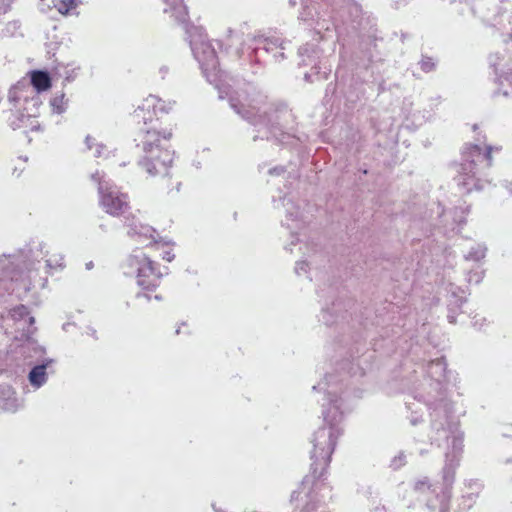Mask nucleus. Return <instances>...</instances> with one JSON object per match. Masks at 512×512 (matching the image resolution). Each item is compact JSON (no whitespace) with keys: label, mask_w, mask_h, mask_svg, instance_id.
<instances>
[{"label":"nucleus","mask_w":512,"mask_h":512,"mask_svg":"<svg viewBox=\"0 0 512 512\" xmlns=\"http://www.w3.org/2000/svg\"><path fill=\"white\" fill-rule=\"evenodd\" d=\"M20 159H22L24 162H26L28 160V157H20Z\"/></svg>","instance_id":"nucleus-60"},{"label":"nucleus","mask_w":512,"mask_h":512,"mask_svg":"<svg viewBox=\"0 0 512 512\" xmlns=\"http://www.w3.org/2000/svg\"><path fill=\"white\" fill-rule=\"evenodd\" d=\"M285 172V168L283 166H276L269 170L270 175H281Z\"/></svg>","instance_id":"nucleus-46"},{"label":"nucleus","mask_w":512,"mask_h":512,"mask_svg":"<svg viewBox=\"0 0 512 512\" xmlns=\"http://www.w3.org/2000/svg\"><path fill=\"white\" fill-rule=\"evenodd\" d=\"M482 278H483L482 272H470L468 274V282L469 283L474 282V283L478 284L481 282Z\"/></svg>","instance_id":"nucleus-43"},{"label":"nucleus","mask_w":512,"mask_h":512,"mask_svg":"<svg viewBox=\"0 0 512 512\" xmlns=\"http://www.w3.org/2000/svg\"><path fill=\"white\" fill-rule=\"evenodd\" d=\"M343 380L337 379V376L327 374L323 381L314 385V391H323L326 403L322 404L323 420L327 426L320 427L313 433L311 443L313 449L310 452L311 474L313 479L321 480L329 466L331 456L335 450L337 440L342 434L340 424L343 420L345 411L342 408L343 399L338 396L344 394L348 397L347 386L343 389Z\"/></svg>","instance_id":"nucleus-2"},{"label":"nucleus","mask_w":512,"mask_h":512,"mask_svg":"<svg viewBox=\"0 0 512 512\" xmlns=\"http://www.w3.org/2000/svg\"><path fill=\"white\" fill-rule=\"evenodd\" d=\"M78 70H79V68L68 69L67 67H65V73H64L65 81L72 82L76 78Z\"/></svg>","instance_id":"nucleus-40"},{"label":"nucleus","mask_w":512,"mask_h":512,"mask_svg":"<svg viewBox=\"0 0 512 512\" xmlns=\"http://www.w3.org/2000/svg\"><path fill=\"white\" fill-rule=\"evenodd\" d=\"M168 72H169V68H168V66L163 65V66H161V67L159 68V74H160V76H161V78H162V79H164V78L166 77V75L168 74Z\"/></svg>","instance_id":"nucleus-48"},{"label":"nucleus","mask_w":512,"mask_h":512,"mask_svg":"<svg viewBox=\"0 0 512 512\" xmlns=\"http://www.w3.org/2000/svg\"><path fill=\"white\" fill-rule=\"evenodd\" d=\"M406 464V455L403 452H400L396 455L390 462V467L393 470H398Z\"/></svg>","instance_id":"nucleus-38"},{"label":"nucleus","mask_w":512,"mask_h":512,"mask_svg":"<svg viewBox=\"0 0 512 512\" xmlns=\"http://www.w3.org/2000/svg\"><path fill=\"white\" fill-rule=\"evenodd\" d=\"M406 406L411 411L410 415L408 416L410 424L413 426L417 425L419 422L422 421V415L418 408L416 407V403L406 402Z\"/></svg>","instance_id":"nucleus-29"},{"label":"nucleus","mask_w":512,"mask_h":512,"mask_svg":"<svg viewBox=\"0 0 512 512\" xmlns=\"http://www.w3.org/2000/svg\"><path fill=\"white\" fill-rule=\"evenodd\" d=\"M289 2H290V4H291L292 6H294V5L296 4V2H295L294 0H290Z\"/></svg>","instance_id":"nucleus-61"},{"label":"nucleus","mask_w":512,"mask_h":512,"mask_svg":"<svg viewBox=\"0 0 512 512\" xmlns=\"http://www.w3.org/2000/svg\"><path fill=\"white\" fill-rule=\"evenodd\" d=\"M166 106L165 102L155 95H149L145 98L140 105L134 110L133 118L138 122H142V127L152 126L153 124H159L157 113H167L171 109Z\"/></svg>","instance_id":"nucleus-15"},{"label":"nucleus","mask_w":512,"mask_h":512,"mask_svg":"<svg viewBox=\"0 0 512 512\" xmlns=\"http://www.w3.org/2000/svg\"><path fill=\"white\" fill-rule=\"evenodd\" d=\"M448 292V309L453 311L461 309L462 305L466 302L465 291L452 283L447 286Z\"/></svg>","instance_id":"nucleus-20"},{"label":"nucleus","mask_w":512,"mask_h":512,"mask_svg":"<svg viewBox=\"0 0 512 512\" xmlns=\"http://www.w3.org/2000/svg\"><path fill=\"white\" fill-rule=\"evenodd\" d=\"M30 87L35 92H43L51 87V77L47 71L34 70L30 72V80L28 81Z\"/></svg>","instance_id":"nucleus-19"},{"label":"nucleus","mask_w":512,"mask_h":512,"mask_svg":"<svg viewBox=\"0 0 512 512\" xmlns=\"http://www.w3.org/2000/svg\"><path fill=\"white\" fill-rule=\"evenodd\" d=\"M154 298L158 301L162 300V296L161 295H155Z\"/></svg>","instance_id":"nucleus-57"},{"label":"nucleus","mask_w":512,"mask_h":512,"mask_svg":"<svg viewBox=\"0 0 512 512\" xmlns=\"http://www.w3.org/2000/svg\"><path fill=\"white\" fill-rule=\"evenodd\" d=\"M461 309H455L453 311H450V309H448V315H447V319L449 321V323H456V315L457 313L460 311Z\"/></svg>","instance_id":"nucleus-45"},{"label":"nucleus","mask_w":512,"mask_h":512,"mask_svg":"<svg viewBox=\"0 0 512 512\" xmlns=\"http://www.w3.org/2000/svg\"><path fill=\"white\" fill-rule=\"evenodd\" d=\"M309 264L306 261H298L295 266V273L301 275L308 272Z\"/></svg>","instance_id":"nucleus-41"},{"label":"nucleus","mask_w":512,"mask_h":512,"mask_svg":"<svg viewBox=\"0 0 512 512\" xmlns=\"http://www.w3.org/2000/svg\"><path fill=\"white\" fill-rule=\"evenodd\" d=\"M291 234H292V238H293V240H292V242H291V245H295V244H296V242H298V238L294 235V233H293V232H291Z\"/></svg>","instance_id":"nucleus-53"},{"label":"nucleus","mask_w":512,"mask_h":512,"mask_svg":"<svg viewBox=\"0 0 512 512\" xmlns=\"http://www.w3.org/2000/svg\"><path fill=\"white\" fill-rule=\"evenodd\" d=\"M19 87L20 86H16V84L14 86H12L9 90V93H8V100L10 103H13L14 105L20 103V96H19Z\"/></svg>","instance_id":"nucleus-39"},{"label":"nucleus","mask_w":512,"mask_h":512,"mask_svg":"<svg viewBox=\"0 0 512 512\" xmlns=\"http://www.w3.org/2000/svg\"><path fill=\"white\" fill-rule=\"evenodd\" d=\"M346 365H349V370H348V373L351 375V376H356V375H359L360 377H362L365 372H364V369L361 367L360 365V362H354V359L351 361V362H345L341 365V368L344 369Z\"/></svg>","instance_id":"nucleus-32"},{"label":"nucleus","mask_w":512,"mask_h":512,"mask_svg":"<svg viewBox=\"0 0 512 512\" xmlns=\"http://www.w3.org/2000/svg\"><path fill=\"white\" fill-rule=\"evenodd\" d=\"M459 13H460V14H464V13H465V9H464V7H462V8L459 10Z\"/></svg>","instance_id":"nucleus-58"},{"label":"nucleus","mask_w":512,"mask_h":512,"mask_svg":"<svg viewBox=\"0 0 512 512\" xmlns=\"http://www.w3.org/2000/svg\"><path fill=\"white\" fill-rule=\"evenodd\" d=\"M438 64V60L433 57H429L426 55H422L421 59L418 62L420 69L424 73H430L436 70Z\"/></svg>","instance_id":"nucleus-26"},{"label":"nucleus","mask_w":512,"mask_h":512,"mask_svg":"<svg viewBox=\"0 0 512 512\" xmlns=\"http://www.w3.org/2000/svg\"><path fill=\"white\" fill-rule=\"evenodd\" d=\"M338 28L337 20L335 18H318L316 20L314 30L316 34L319 35V38L321 40H324L326 38L327 33H331L333 31H336Z\"/></svg>","instance_id":"nucleus-22"},{"label":"nucleus","mask_w":512,"mask_h":512,"mask_svg":"<svg viewBox=\"0 0 512 512\" xmlns=\"http://www.w3.org/2000/svg\"><path fill=\"white\" fill-rule=\"evenodd\" d=\"M338 316L334 315L330 308L323 307L321 311L320 320L327 326H331L337 322Z\"/></svg>","instance_id":"nucleus-31"},{"label":"nucleus","mask_w":512,"mask_h":512,"mask_svg":"<svg viewBox=\"0 0 512 512\" xmlns=\"http://www.w3.org/2000/svg\"><path fill=\"white\" fill-rule=\"evenodd\" d=\"M171 136V131H161L159 124L139 128L134 141L136 146L141 148L143 156L139 159L138 164L150 176L168 175L174 152L164 148L161 142L169 140Z\"/></svg>","instance_id":"nucleus-6"},{"label":"nucleus","mask_w":512,"mask_h":512,"mask_svg":"<svg viewBox=\"0 0 512 512\" xmlns=\"http://www.w3.org/2000/svg\"><path fill=\"white\" fill-rule=\"evenodd\" d=\"M486 247L482 244L473 246L470 251L464 255L465 260L478 262L486 255Z\"/></svg>","instance_id":"nucleus-25"},{"label":"nucleus","mask_w":512,"mask_h":512,"mask_svg":"<svg viewBox=\"0 0 512 512\" xmlns=\"http://www.w3.org/2000/svg\"><path fill=\"white\" fill-rule=\"evenodd\" d=\"M309 483L308 477H305L301 487L292 492L291 501L299 500L300 495L304 494L307 500L302 508V512H330L325 508L324 495L319 493L323 486L321 480L314 479L311 488H309Z\"/></svg>","instance_id":"nucleus-14"},{"label":"nucleus","mask_w":512,"mask_h":512,"mask_svg":"<svg viewBox=\"0 0 512 512\" xmlns=\"http://www.w3.org/2000/svg\"><path fill=\"white\" fill-rule=\"evenodd\" d=\"M286 41L278 37L247 35L238 50L239 58L253 64H266L270 60L275 63L285 58Z\"/></svg>","instance_id":"nucleus-8"},{"label":"nucleus","mask_w":512,"mask_h":512,"mask_svg":"<svg viewBox=\"0 0 512 512\" xmlns=\"http://www.w3.org/2000/svg\"><path fill=\"white\" fill-rule=\"evenodd\" d=\"M42 104V101L39 96V92L33 91L31 94V98L28 103H25L23 110L28 114V116H36L39 106Z\"/></svg>","instance_id":"nucleus-24"},{"label":"nucleus","mask_w":512,"mask_h":512,"mask_svg":"<svg viewBox=\"0 0 512 512\" xmlns=\"http://www.w3.org/2000/svg\"><path fill=\"white\" fill-rule=\"evenodd\" d=\"M468 212H469L468 207L459 206V207H455L448 213H444L443 216L445 219L448 217H450L452 219V223L448 227V230L455 231L456 229L461 228L466 222V215L468 214Z\"/></svg>","instance_id":"nucleus-21"},{"label":"nucleus","mask_w":512,"mask_h":512,"mask_svg":"<svg viewBox=\"0 0 512 512\" xmlns=\"http://www.w3.org/2000/svg\"><path fill=\"white\" fill-rule=\"evenodd\" d=\"M30 116H28V114L26 113H18L17 115H15L13 118L10 119L9 121V126L13 129V130H17L19 128H21L23 126V123L27 120H29Z\"/></svg>","instance_id":"nucleus-34"},{"label":"nucleus","mask_w":512,"mask_h":512,"mask_svg":"<svg viewBox=\"0 0 512 512\" xmlns=\"http://www.w3.org/2000/svg\"><path fill=\"white\" fill-rule=\"evenodd\" d=\"M21 27V23L18 20L10 21L7 23L6 27L3 29L2 33L4 36L12 37L14 36Z\"/></svg>","instance_id":"nucleus-36"},{"label":"nucleus","mask_w":512,"mask_h":512,"mask_svg":"<svg viewBox=\"0 0 512 512\" xmlns=\"http://www.w3.org/2000/svg\"><path fill=\"white\" fill-rule=\"evenodd\" d=\"M476 497V493H469L467 495H463L459 503V508L463 511L469 510L475 503Z\"/></svg>","instance_id":"nucleus-35"},{"label":"nucleus","mask_w":512,"mask_h":512,"mask_svg":"<svg viewBox=\"0 0 512 512\" xmlns=\"http://www.w3.org/2000/svg\"><path fill=\"white\" fill-rule=\"evenodd\" d=\"M43 249L44 244L38 242L27 251L20 250L14 254L1 255L0 269L2 271V277L0 283L4 281V278H10L12 282L24 281V275L37 269L35 266L36 262L40 263L39 258L42 259L46 256Z\"/></svg>","instance_id":"nucleus-9"},{"label":"nucleus","mask_w":512,"mask_h":512,"mask_svg":"<svg viewBox=\"0 0 512 512\" xmlns=\"http://www.w3.org/2000/svg\"><path fill=\"white\" fill-rule=\"evenodd\" d=\"M19 408V404L16 402V400H9L5 406L4 409L10 412H16Z\"/></svg>","instance_id":"nucleus-44"},{"label":"nucleus","mask_w":512,"mask_h":512,"mask_svg":"<svg viewBox=\"0 0 512 512\" xmlns=\"http://www.w3.org/2000/svg\"><path fill=\"white\" fill-rule=\"evenodd\" d=\"M92 179L98 182L100 205L105 212L112 216L124 214L129 208L128 195L110 180L104 179L98 171L92 174Z\"/></svg>","instance_id":"nucleus-11"},{"label":"nucleus","mask_w":512,"mask_h":512,"mask_svg":"<svg viewBox=\"0 0 512 512\" xmlns=\"http://www.w3.org/2000/svg\"><path fill=\"white\" fill-rule=\"evenodd\" d=\"M298 55L301 59L299 65L311 66V72L304 74V79L308 82L313 81V77L319 80L326 79L330 70L326 67L322 58V50L315 43H306L298 49Z\"/></svg>","instance_id":"nucleus-12"},{"label":"nucleus","mask_w":512,"mask_h":512,"mask_svg":"<svg viewBox=\"0 0 512 512\" xmlns=\"http://www.w3.org/2000/svg\"><path fill=\"white\" fill-rule=\"evenodd\" d=\"M93 142H94V139L90 135H87L85 138V144H86V147L88 150L92 149Z\"/></svg>","instance_id":"nucleus-49"},{"label":"nucleus","mask_w":512,"mask_h":512,"mask_svg":"<svg viewBox=\"0 0 512 512\" xmlns=\"http://www.w3.org/2000/svg\"><path fill=\"white\" fill-rule=\"evenodd\" d=\"M374 512H385V511H384V508L377 507V508H375Z\"/></svg>","instance_id":"nucleus-56"},{"label":"nucleus","mask_w":512,"mask_h":512,"mask_svg":"<svg viewBox=\"0 0 512 512\" xmlns=\"http://www.w3.org/2000/svg\"><path fill=\"white\" fill-rule=\"evenodd\" d=\"M476 143L467 144L461 157V163L458 165V174L454 178L457 185L466 193L473 190H481L484 183L487 170L492 166L493 151H499L498 147L487 145L486 136L478 133L475 138Z\"/></svg>","instance_id":"nucleus-5"},{"label":"nucleus","mask_w":512,"mask_h":512,"mask_svg":"<svg viewBox=\"0 0 512 512\" xmlns=\"http://www.w3.org/2000/svg\"><path fill=\"white\" fill-rule=\"evenodd\" d=\"M93 266H94V264H93V262H92V261H90V262L86 263V269H88V270L92 269V268H93Z\"/></svg>","instance_id":"nucleus-54"},{"label":"nucleus","mask_w":512,"mask_h":512,"mask_svg":"<svg viewBox=\"0 0 512 512\" xmlns=\"http://www.w3.org/2000/svg\"><path fill=\"white\" fill-rule=\"evenodd\" d=\"M81 4V0H57L54 7L62 15H68L72 9L77 8Z\"/></svg>","instance_id":"nucleus-23"},{"label":"nucleus","mask_w":512,"mask_h":512,"mask_svg":"<svg viewBox=\"0 0 512 512\" xmlns=\"http://www.w3.org/2000/svg\"><path fill=\"white\" fill-rule=\"evenodd\" d=\"M28 351H33L34 354H29L26 357H36V360L39 362L30 370L28 379L33 387L40 388L47 381V368L54 363V359H41L46 350L44 347L38 345L35 341H28L23 346V353L26 354Z\"/></svg>","instance_id":"nucleus-13"},{"label":"nucleus","mask_w":512,"mask_h":512,"mask_svg":"<svg viewBox=\"0 0 512 512\" xmlns=\"http://www.w3.org/2000/svg\"><path fill=\"white\" fill-rule=\"evenodd\" d=\"M488 60L496 75H498L499 72H503L504 65L501 64V61L504 60V56L502 54H490Z\"/></svg>","instance_id":"nucleus-30"},{"label":"nucleus","mask_w":512,"mask_h":512,"mask_svg":"<svg viewBox=\"0 0 512 512\" xmlns=\"http://www.w3.org/2000/svg\"><path fill=\"white\" fill-rule=\"evenodd\" d=\"M503 95H504V96H508V92H507V91H504V92H503Z\"/></svg>","instance_id":"nucleus-64"},{"label":"nucleus","mask_w":512,"mask_h":512,"mask_svg":"<svg viewBox=\"0 0 512 512\" xmlns=\"http://www.w3.org/2000/svg\"><path fill=\"white\" fill-rule=\"evenodd\" d=\"M285 201L286 197L283 198V205L287 207L285 225H287V228L290 230L302 228L304 220L300 214L299 208L294 207L290 200H287V202Z\"/></svg>","instance_id":"nucleus-18"},{"label":"nucleus","mask_w":512,"mask_h":512,"mask_svg":"<svg viewBox=\"0 0 512 512\" xmlns=\"http://www.w3.org/2000/svg\"><path fill=\"white\" fill-rule=\"evenodd\" d=\"M24 167H21V168H18V167H15L14 170H13V175H16L17 177H19L22 172L24 171Z\"/></svg>","instance_id":"nucleus-51"},{"label":"nucleus","mask_w":512,"mask_h":512,"mask_svg":"<svg viewBox=\"0 0 512 512\" xmlns=\"http://www.w3.org/2000/svg\"><path fill=\"white\" fill-rule=\"evenodd\" d=\"M46 267L49 269L63 268L64 256L61 254L53 255L45 261Z\"/></svg>","instance_id":"nucleus-33"},{"label":"nucleus","mask_w":512,"mask_h":512,"mask_svg":"<svg viewBox=\"0 0 512 512\" xmlns=\"http://www.w3.org/2000/svg\"><path fill=\"white\" fill-rule=\"evenodd\" d=\"M478 129V126L476 124L473 125V130L476 131Z\"/></svg>","instance_id":"nucleus-62"},{"label":"nucleus","mask_w":512,"mask_h":512,"mask_svg":"<svg viewBox=\"0 0 512 512\" xmlns=\"http://www.w3.org/2000/svg\"><path fill=\"white\" fill-rule=\"evenodd\" d=\"M103 148H104V145L102 143L96 144V150L94 153V157H96V158L101 157Z\"/></svg>","instance_id":"nucleus-47"},{"label":"nucleus","mask_w":512,"mask_h":512,"mask_svg":"<svg viewBox=\"0 0 512 512\" xmlns=\"http://www.w3.org/2000/svg\"><path fill=\"white\" fill-rule=\"evenodd\" d=\"M124 225L128 228L127 235L135 241L143 242L148 239H153L154 243H158V241L154 239L155 229L141 223L134 216L125 217Z\"/></svg>","instance_id":"nucleus-16"},{"label":"nucleus","mask_w":512,"mask_h":512,"mask_svg":"<svg viewBox=\"0 0 512 512\" xmlns=\"http://www.w3.org/2000/svg\"><path fill=\"white\" fill-rule=\"evenodd\" d=\"M174 254L171 251H166L163 255V259L167 260L168 262H171L174 259Z\"/></svg>","instance_id":"nucleus-50"},{"label":"nucleus","mask_w":512,"mask_h":512,"mask_svg":"<svg viewBox=\"0 0 512 512\" xmlns=\"http://www.w3.org/2000/svg\"><path fill=\"white\" fill-rule=\"evenodd\" d=\"M13 2L14 0H0V15L10 11Z\"/></svg>","instance_id":"nucleus-42"},{"label":"nucleus","mask_w":512,"mask_h":512,"mask_svg":"<svg viewBox=\"0 0 512 512\" xmlns=\"http://www.w3.org/2000/svg\"><path fill=\"white\" fill-rule=\"evenodd\" d=\"M29 314H30L29 310L25 305H18L16 307H14L13 309H11V311H10V315H11L12 319L16 323H18L19 326L21 325V322L25 320V318H28L27 328H24V327L22 328L23 329L22 336L26 337L27 342L30 341L31 336L36 331V327L34 326L35 319H34V317L30 316Z\"/></svg>","instance_id":"nucleus-17"},{"label":"nucleus","mask_w":512,"mask_h":512,"mask_svg":"<svg viewBox=\"0 0 512 512\" xmlns=\"http://www.w3.org/2000/svg\"><path fill=\"white\" fill-rule=\"evenodd\" d=\"M126 265L130 269L127 273L136 274L137 284L144 290H155L162 278V273L157 269L156 263L142 251L135 250L126 259Z\"/></svg>","instance_id":"nucleus-10"},{"label":"nucleus","mask_w":512,"mask_h":512,"mask_svg":"<svg viewBox=\"0 0 512 512\" xmlns=\"http://www.w3.org/2000/svg\"><path fill=\"white\" fill-rule=\"evenodd\" d=\"M230 107L242 118L249 121L255 128L257 134L253 140L274 138L281 143L288 141L293 137L302 141L301 137L296 136L294 132L295 116L285 104H272L268 108L260 111L251 107L245 109L235 98L229 99Z\"/></svg>","instance_id":"nucleus-3"},{"label":"nucleus","mask_w":512,"mask_h":512,"mask_svg":"<svg viewBox=\"0 0 512 512\" xmlns=\"http://www.w3.org/2000/svg\"><path fill=\"white\" fill-rule=\"evenodd\" d=\"M336 305H337V304H336L335 302H333V303H332V308L334 309V308L336 307Z\"/></svg>","instance_id":"nucleus-63"},{"label":"nucleus","mask_w":512,"mask_h":512,"mask_svg":"<svg viewBox=\"0 0 512 512\" xmlns=\"http://www.w3.org/2000/svg\"><path fill=\"white\" fill-rule=\"evenodd\" d=\"M341 8L343 12L347 11L350 14H355L356 16H358L361 12V7L352 0H343V5Z\"/></svg>","instance_id":"nucleus-37"},{"label":"nucleus","mask_w":512,"mask_h":512,"mask_svg":"<svg viewBox=\"0 0 512 512\" xmlns=\"http://www.w3.org/2000/svg\"><path fill=\"white\" fill-rule=\"evenodd\" d=\"M136 297L137 298L144 297V298H146L147 301H150V299H151L150 296L146 293H137Z\"/></svg>","instance_id":"nucleus-52"},{"label":"nucleus","mask_w":512,"mask_h":512,"mask_svg":"<svg viewBox=\"0 0 512 512\" xmlns=\"http://www.w3.org/2000/svg\"><path fill=\"white\" fill-rule=\"evenodd\" d=\"M166 7L164 13H170L177 23L184 25L185 33L189 41L194 58L207 81L218 87L222 78V70L219 68V61L210 41L202 27L194 26L188 22V9L183 0H162Z\"/></svg>","instance_id":"nucleus-4"},{"label":"nucleus","mask_w":512,"mask_h":512,"mask_svg":"<svg viewBox=\"0 0 512 512\" xmlns=\"http://www.w3.org/2000/svg\"><path fill=\"white\" fill-rule=\"evenodd\" d=\"M89 334H90L92 337L97 338V336H96V330H95V329L91 328V329H90V333H89Z\"/></svg>","instance_id":"nucleus-55"},{"label":"nucleus","mask_w":512,"mask_h":512,"mask_svg":"<svg viewBox=\"0 0 512 512\" xmlns=\"http://www.w3.org/2000/svg\"><path fill=\"white\" fill-rule=\"evenodd\" d=\"M16 86H20L18 90L20 102L23 101L24 104L28 103L29 99L31 98V94H33L34 89L30 87V84L27 80L17 82Z\"/></svg>","instance_id":"nucleus-27"},{"label":"nucleus","mask_w":512,"mask_h":512,"mask_svg":"<svg viewBox=\"0 0 512 512\" xmlns=\"http://www.w3.org/2000/svg\"><path fill=\"white\" fill-rule=\"evenodd\" d=\"M50 104L52 106L53 112L57 114L64 113L66 111L65 95L63 93L60 95H56L51 99Z\"/></svg>","instance_id":"nucleus-28"},{"label":"nucleus","mask_w":512,"mask_h":512,"mask_svg":"<svg viewBox=\"0 0 512 512\" xmlns=\"http://www.w3.org/2000/svg\"><path fill=\"white\" fill-rule=\"evenodd\" d=\"M23 288H24V289H26V290H29V289H30V287H29V286H27L25 283L23 284Z\"/></svg>","instance_id":"nucleus-59"},{"label":"nucleus","mask_w":512,"mask_h":512,"mask_svg":"<svg viewBox=\"0 0 512 512\" xmlns=\"http://www.w3.org/2000/svg\"><path fill=\"white\" fill-rule=\"evenodd\" d=\"M429 440L432 445L445 447V464L442 468V482L431 484L427 477L415 481L413 489L426 496V507L434 512H449L456 469L463 451V433L456 432V421L445 411L432 414Z\"/></svg>","instance_id":"nucleus-1"},{"label":"nucleus","mask_w":512,"mask_h":512,"mask_svg":"<svg viewBox=\"0 0 512 512\" xmlns=\"http://www.w3.org/2000/svg\"><path fill=\"white\" fill-rule=\"evenodd\" d=\"M446 361L444 357L437 358L428 363L426 374L428 377L429 390L425 393H418L414 399L418 402H424L430 411V424L434 413L443 412L448 415L449 420L456 421V432L459 429V419L455 415L452 402L446 397L443 380L446 374Z\"/></svg>","instance_id":"nucleus-7"}]
</instances>
